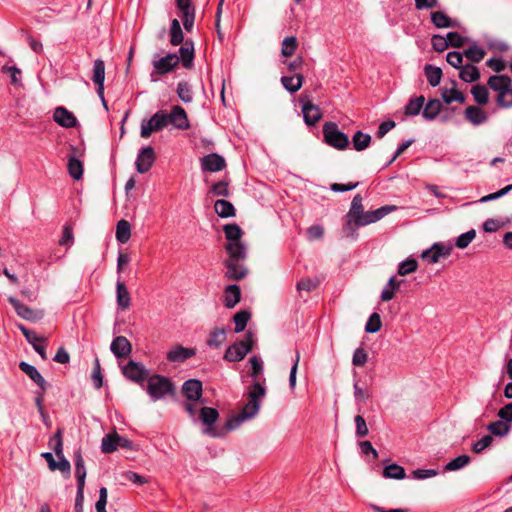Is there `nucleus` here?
<instances>
[{"label": "nucleus", "mask_w": 512, "mask_h": 512, "mask_svg": "<svg viewBox=\"0 0 512 512\" xmlns=\"http://www.w3.org/2000/svg\"><path fill=\"white\" fill-rule=\"evenodd\" d=\"M110 349L117 358H126L132 350L131 343L124 336H117L111 343Z\"/></svg>", "instance_id": "19"}, {"label": "nucleus", "mask_w": 512, "mask_h": 512, "mask_svg": "<svg viewBox=\"0 0 512 512\" xmlns=\"http://www.w3.org/2000/svg\"><path fill=\"white\" fill-rule=\"evenodd\" d=\"M123 374L126 378L131 381L143 384L144 380L148 376V371L143 364L130 360L122 369Z\"/></svg>", "instance_id": "12"}, {"label": "nucleus", "mask_w": 512, "mask_h": 512, "mask_svg": "<svg viewBox=\"0 0 512 512\" xmlns=\"http://www.w3.org/2000/svg\"><path fill=\"white\" fill-rule=\"evenodd\" d=\"M442 109V103L439 99H430L424 106L422 116L428 121L434 120Z\"/></svg>", "instance_id": "30"}, {"label": "nucleus", "mask_w": 512, "mask_h": 512, "mask_svg": "<svg viewBox=\"0 0 512 512\" xmlns=\"http://www.w3.org/2000/svg\"><path fill=\"white\" fill-rule=\"evenodd\" d=\"M254 345L253 334L249 331L245 338L228 346L224 353V359L228 362H239L252 351Z\"/></svg>", "instance_id": "4"}, {"label": "nucleus", "mask_w": 512, "mask_h": 512, "mask_svg": "<svg viewBox=\"0 0 512 512\" xmlns=\"http://www.w3.org/2000/svg\"><path fill=\"white\" fill-rule=\"evenodd\" d=\"M196 354L195 349L177 345L167 353V360L170 362H185Z\"/></svg>", "instance_id": "21"}, {"label": "nucleus", "mask_w": 512, "mask_h": 512, "mask_svg": "<svg viewBox=\"0 0 512 512\" xmlns=\"http://www.w3.org/2000/svg\"><path fill=\"white\" fill-rule=\"evenodd\" d=\"M424 73H425L428 83L432 87H436L440 84V81L442 78L441 68L433 66L431 64H426L424 67Z\"/></svg>", "instance_id": "36"}, {"label": "nucleus", "mask_w": 512, "mask_h": 512, "mask_svg": "<svg viewBox=\"0 0 512 512\" xmlns=\"http://www.w3.org/2000/svg\"><path fill=\"white\" fill-rule=\"evenodd\" d=\"M214 208L217 215L221 218L234 217L236 214L233 204L224 199L216 200Z\"/></svg>", "instance_id": "31"}, {"label": "nucleus", "mask_w": 512, "mask_h": 512, "mask_svg": "<svg viewBox=\"0 0 512 512\" xmlns=\"http://www.w3.org/2000/svg\"><path fill=\"white\" fill-rule=\"evenodd\" d=\"M471 461V458L469 455L463 454L460 455L454 459H452L450 462H448L445 466L446 471H456L459 470L466 465H468Z\"/></svg>", "instance_id": "50"}, {"label": "nucleus", "mask_w": 512, "mask_h": 512, "mask_svg": "<svg viewBox=\"0 0 512 512\" xmlns=\"http://www.w3.org/2000/svg\"><path fill=\"white\" fill-rule=\"evenodd\" d=\"M322 131L324 141L329 146L337 150H344L349 146L348 136L339 130L335 122H325Z\"/></svg>", "instance_id": "5"}, {"label": "nucleus", "mask_w": 512, "mask_h": 512, "mask_svg": "<svg viewBox=\"0 0 512 512\" xmlns=\"http://www.w3.org/2000/svg\"><path fill=\"white\" fill-rule=\"evenodd\" d=\"M463 54L471 62L479 63L485 57L486 51L482 47L474 44L469 46L466 50H464Z\"/></svg>", "instance_id": "43"}, {"label": "nucleus", "mask_w": 512, "mask_h": 512, "mask_svg": "<svg viewBox=\"0 0 512 512\" xmlns=\"http://www.w3.org/2000/svg\"><path fill=\"white\" fill-rule=\"evenodd\" d=\"M118 442L116 441V433L107 434L103 437L101 443V450L103 453H112L117 450Z\"/></svg>", "instance_id": "53"}, {"label": "nucleus", "mask_w": 512, "mask_h": 512, "mask_svg": "<svg viewBox=\"0 0 512 512\" xmlns=\"http://www.w3.org/2000/svg\"><path fill=\"white\" fill-rule=\"evenodd\" d=\"M368 360V354L367 352L362 348H357L352 357V363L354 366L362 367L366 364Z\"/></svg>", "instance_id": "63"}, {"label": "nucleus", "mask_w": 512, "mask_h": 512, "mask_svg": "<svg viewBox=\"0 0 512 512\" xmlns=\"http://www.w3.org/2000/svg\"><path fill=\"white\" fill-rule=\"evenodd\" d=\"M402 280H397L395 276L390 277L386 286L381 292L382 301H390L393 299L395 292L400 288Z\"/></svg>", "instance_id": "34"}, {"label": "nucleus", "mask_w": 512, "mask_h": 512, "mask_svg": "<svg viewBox=\"0 0 512 512\" xmlns=\"http://www.w3.org/2000/svg\"><path fill=\"white\" fill-rule=\"evenodd\" d=\"M19 369L24 372L33 382H35L41 391L45 392L48 389V382L44 379L36 367L25 361H21L19 363Z\"/></svg>", "instance_id": "17"}, {"label": "nucleus", "mask_w": 512, "mask_h": 512, "mask_svg": "<svg viewBox=\"0 0 512 512\" xmlns=\"http://www.w3.org/2000/svg\"><path fill=\"white\" fill-rule=\"evenodd\" d=\"M251 317V313L247 310H242L237 312L234 317V323H235V332L240 333L245 330L247 323Z\"/></svg>", "instance_id": "46"}, {"label": "nucleus", "mask_w": 512, "mask_h": 512, "mask_svg": "<svg viewBox=\"0 0 512 512\" xmlns=\"http://www.w3.org/2000/svg\"><path fill=\"white\" fill-rule=\"evenodd\" d=\"M371 143V136L362 131H357L352 137V145L356 151H363L369 147Z\"/></svg>", "instance_id": "41"}, {"label": "nucleus", "mask_w": 512, "mask_h": 512, "mask_svg": "<svg viewBox=\"0 0 512 512\" xmlns=\"http://www.w3.org/2000/svg\"><path fill=\"white\" fill-rule=\"evenodd\" d=\"M425 103V97L423 95L411 98L405 106V115L417 116L422 110Z\"/></svg>", "instance_id": "37"}, {"label": "nucleus", "mask_w": 512, "mask_h": 512, "mask_svg": "<svg viewBox=\"0 0 512 512\" xmlns=\"http://www.w3.org/2000/svg\"><path fill=\"white\" fill-rule=\"evenodd\" d=\"M180 59L177 54L175 53H168L164 57L153 60L152 66L153 71L151 72V78L153 81L157 79L158 76H163L165 74H168L179 65Z\"/></svg>", "instance_id": "7"}, {"label": "nucleus", "mask_w": 512, "mask_h": 512, "mask_svg": "<svg viewBox=\"0 0 512 512\" xmlns=\"http://www.w3.org/2000/svg\"><path fill=\"white\" fill-rule=\"evenodd\" d=\"M225 167V159L217 153H211L201 158V168L203 171L218 172Z\"/></svg>", "instance_id": "16"}, {"label": "nucleus", "mask_w": 512, "mask_h": 512, "mask_svg": "<svg viewBox=\"0 0 512 512\" xmlns=\"http://www.w3.org/2000/svg\"><path fill=\"white\" fill-rule=\"evenodd\" d=\"M497 416L501 421L509 423L512 426V403H508L499 409Z\"/></svg>", "instance_id": "64"}, {"label": "nucleus", "mask_w": 512, "mask_h": 512, "mask_svg": "<svg viewBox=\"0 0 512 512\" xmlns=\"http://www.w3.org/2000/svg\"><path fill=\"white\" fill-rule=\"evenodd\" d=\"M91 379L93 382V386L95 389H100L103 386V375L101 371L100 361L98 357L94 359L93 370L91 374Z\"/></svg>", "instance_id": "55"}, {"label": "nucleus", "mask_w": 512, "mask_h": 512, "mask_svg": "<svg viewBox=\"0 0 512 512\" xmlns=\"http://www.w3.org/2000/svg\"><path fill=\"white\" fill-rule=\"evenodd\" d=\"M68 173L74 180H80L83 176V165L80 160L75 157H69L68 159Z\"/></svg>", "instance_id": "44"}, {"label": "nucleus", "mask_w": 512, "mask_h": 512, "mask_svg": "<svg viewBox=\"0 0 512 512\" xmlns=\"http://www.w3.org/2000/svg\"><path fill=\"white\" fill-rule=\"evenodd\" d=\"M244 261L224 260V277L229 281H240L248 275V268L243 264Z\"/></svg>", "instance_id": "10"}, {"label": "nucleus", "mask_w": 512, "mask_h": 512, "mask_svg": "<svg viewBox=\"0 0 512 512\" xmlns=\"http://www.w3.org/2000/svg\"><path fill=\"white\" fill-rule=\"evenodd\" d=\"M156 159L153 147L146 146L139 150L135 161L136 170L144 174L150 170Z\"/></svg>", "instance_id": "13"}, {"label": "nucleus", "mask_w": 512, "mask_h": 512, "mask_svg": "<svg viewBox=\"0 0 512 512\" xmlns=\"http://www.w3.org/2000/svg\"><path fill=\"white\" fill-rule=\"evenodd\" d=\"M431 21L437 28L454 27V21L442 11H434L431 13Z\"/></svg>", "instance_id": "39"}, {"label": "nucleus", "mask_w": 512, "mask_h": 512, "mask_svg": "<svg viewBox=\"0 0 512 512\" xmlns=\"http://www.w3.org/2000/svg\"><path fill=\"white\" fill-rule=\"evenodd\" d=\"M116 298L117 304L122 310H126L130 307L131 297L130 293L123 281L118 279L116 284Z\"/></svg>", "instance_id": "26"}, {"label": "nucleus", "mask_w": 512, "mask_h": 512, "mask_svg": "<svg viewBox=\"0 0 512 512\" xmlns=\"http://www.w3.org/2000/svg\"><path fill=\"white\" fill-rule=\"evenodd\" d=\"M362 196L360 194H356L351 202L350 209L346 215V222L343 225V232L345 235H354V229H352V224L357 220V217L364 213V208L362 204Z\"/></svg>", "instance_id": "8"}, {"label": "nucleus", "mask_w": 512, "mask_h": 512, "mask_svg": "<svg viewBox=\"0 0 512 512\" xmlns=\"http://www.w3.org/2000/svg\"><path fill=\"white\" fill-rule=\"evenodd\" d=\"M465 119L473 125H481L488 120L487 113L478 106H468L464 111Z\"/></svg>", "instance_id": "25"}, {"label": "nucleus", "mask_w": 512, "mask_h": 512, "mask_svg": "<svg viewBox=\"0 0 512 512\" xmlns=\"http://www.w3.org/2000/svg\"><path fill=\"white\" fill-rule=\"evenodd\" d=\"M229 181L226 179L220 180L216 183H214L209 190V193L212 196H222V197H228L230 195L229 189Z\"/></svg>", "instance_id": "49"}, {"label": "nucleus", "mask_w": 512, "mask_h": 512, "mask_svg": "<svg viewBox=\"0 0 512 512\" xmlns=\"http://www.w3.org/2000/svg\"><path fill=\"white\" fill-rule=\"evenodd\" d=\"M105 80V63L101 59H96L93 66L92 81L94 83L104 82Z\"/></svg>", "instance_id": "56"}, {"label": "nucleus", "mask_w": 512, "mask_h": 512, "mask_svg": "<svg viewBox=\"0 0 512 512\" xmlns=\"http://www.w3.org/2000/svg\"><path fill=\"white\" fill-rule=\"evenodd\" d=\"M63 430L58 428L55 434L49 440V446L53 449L56 456H63Z\"/></svg>", "instance_id": "47"}, {"label": "nucleus", "mask_w": 512, "mask_h": 512, "mask_svg": "<svg viewBox=\"0 0 512 512\" xmlns=\"http://www.w3.org/2000/svg\"><path fill=\"white\" fill-rule=\"evenodd\" d=\"M266 395V387L259 381H254L248 392V403L243 407L239 414L231 417L226 422L227 430L236 429L245 420L255 417L260 409L261 399Z\"/></svg>", "instance_id": "2"}, {"label": "nucleus", "mask_w": 512, "mask_h": 512, "mask_svg": "<svg viewBox=\"0 0 512 512\" xmlns=\"http://www.w3.org/2000/svg\"><path fill=\"white\" fill-rule=\"evenodd\" d=\"M488 86L499 93L512 88V80L507 75H494L489 78Z\"/></svg>", "instance_id": "27"}, {"label": "nucleus", "mask_w": 512, "mask_h": 512, "mask_svg": "<svg viewBox=\"0 0 512 512\" xmlns=\"http://www.w3.org/2000/svg\"><path fill=\"white\" fill-rule=\"evenodd\" d=\"M168 125H172L179 130L190 129L188 115L183 107L175 105L170 112L160 109L149 119H143L140 126V136L147 139L152 133L159 132Z\"/></svg>", "instance_id": "1"}, {"label": "nucleus", "mask_w": 512, "mask_h": 512, "mask_svg": "<svg viewBox=\"0 0 512 512\" xmlns=\"http://www.w3.org/2000/svg\"><path fill=\"white\" fill-rule=\"evenodd\" d=\"M199 420L207 426L205 429V433L212 436L217 437L219 434L212 427L213 424L219 418V413L215 408L212 407H202L198 416Z\"/></svg>", "instance_id": "14"}, {"label": "nucleus", "mask_w": 512, "mask_h": 512, "mask_svg": "<svg viewBox=\"0 0 512 512\" xmlns=\"http://www.w3.org/2000/svg\"><path fill=\"white\" fill-rule=\"evenodd\" d=\"M131 237V226L127 220H120L116 225V239L118 242L125 244Z\"/></svg>", "instance_id": "38"}, {"label": "nucleus", "mask_w": 512, "mask_h": 512, "mask_svg": "<svg viewBox=\"0 0 512 512\" xmlns=\"http://www.w3.org/2000/svg\"><path fill=\"white\" fill-rule=\"evenodd\" d=\"M184 41V34L178 19H173L170 25V43L177 46Z\"/></svg>", "instance_id": "40"}, {"label": "nucleus", "mask_w": 512, "mask_h": 512, "mask_svg": "<svg viewBox=\"0 0 512 512\" xmlns=\"http://www.w3.org/2000/svg\"><path fill=\"white\" fill-rule=\"evenodd\" d=\"M2 73L8 74L10 76V83L13 86H20L21 85V74H22V72L16 66L4 65L2 67Z\"/></svg>", "instance_id": "54"}, {"label": "nucleus", "mask_w": 512, "mask_h": 512, "mask_svg": "<svg viewBox=\"0 0 512 512\" xmlns=\"http://www.w3.org/2000/svg\"><path fill=\"white\" fill-rule=\"evenodd\" d=\"M418 268V262L414 258H407L406 260L402 261L398 265V274L400 276H406L410 273H413Z\"/></svg>", "instance_id": "51"}, {"label": "nucleus", "mask_w": 512, "mask_h": 512, "mask_svg": "<svg viewBox=\"0 0 512 512\" xmlns=\"http://www.w3.org/2000/svg\"><path fill=\"white\" fill-rule=\"evenodd\" d=\"M298 46V41L295 36L286 37L282 42L281 53L285 57H291L294 55Z\"/></svg>", "instance_id": "52"}, {"label": "nucleus", "mask_w": 512, "mask_h": 512, "mask_svg": "<svg viewBox=\"0 0 512 512\" xmlns=\"http://www.w3.org/2000/svg\"><path fill=\"white\" fill-rule=\"evenodd\" d=\"M241 300V289L236 284L226 286L224 290V305L228 309L234 308Z\"/></svg>", "instance_id": "24"}, {"label": "nucleus", "mask_w": 512, "mask_h": 512, "mask_svg": "<svg viewBox=\"0 0 512 512\" xmlns=\"http://www.w3.org/2000/svg\"><path fill=\"white\" fill-rule=\"evenodd\" d=\"M177 96L184 103L193 101L192 86L187 81H180L176 88Z\"/></svg>", "instance_id": "42"}, {"label": "nucleus", "mask_w": 512, "mask_h": 512, "mask_svg": "<svg viewBox=\"0 0 512 512\" xmlns=\"http://www.w3.org/2000/svg\"><path fill=\"white\" fill-rule=\"evenodd\" d=\"M226 341V329L223 327L213 329L206 340L208 347L218 349Z\"/></svg>", "instance_id": "28"}, {"label": "nucleus", "mask_w": 512, "mask_h": 512, "mask_svg": "<svg viewBox=\"0 0 512 512\" xmlns=\"http://www.w3.org/2000/svg\"><path fill=\"white\" fill-rule=\"evenodd\" d=\"M497 105L502 108L512 107V88L500 91L496 97Z\"/></svg>", "instance_id": "60"}, {"label": "nucleus", "mask_w": 512, "mask_h": 512, "mask_svg": "<svg viewBox=\"0 0 512 512\" xmlns=\"http://www.w3.org/2000/svg\"><path fill=\"white\" fill-rule=\"evenodd\" d=\"M175 3L181 13L184 29L191 32L195 22V6L191 0H175Z\"/></svg>", "instance_id": "11"}, {"label": "nucleus", "mask_w": 512, "mask_h": 512, "mask_svg": "<svg viewBox=\"0 0 512 512\" xmlns=\"http://www.w3.org/2000/svg\"><path fill=\"white\" fill-rule=\"evenodd\" d=\"M511 429L512 427L509 423L503 422L500 419L487 425V430L492 437H505L509 434Z\"/></svg>", "instance_id": "29"}, {"label": "nucleus", "mask_w": 512, "mask_h": 512, "mask_svg": "<svg viewBox=\"0 0 512 512\" xmlns=\"http://www.w3.org/2000/svg\"><path fill=\"white\" fill-rule=\"evenodd\" d=\"M179 59L186 69L193 67L194 60V43L191 39H186L183 45L179 48Z\"/></svg>", "instance_id": "22"}, {"label": "nucleus", "mask_w": 512, "mask_h": 512, "mask_svg": "<svg viewBox=\"0 0 512 512\" xmlns=\"http://www.w3.org/2000/svg\"><path fill=\"white\" fill-rule=\"evenodd\" d=\"M471 93L474 97V100L479 105H486L489 101V93L485 86L483 85H475L471 89Z\"/></svg>", "instance_id": "48"}, {"label": "nucleus", "mask_w": 512, "mask_h": 512, "mask_svg": "<svg viewBox=\"0 0 512 512\" xmlns=\"http://www.w3.org/2000/svg\"><path fill=\"white\" fill-rule=\"evenodd\" d=\"M54 121L65 128L75 127L77 119L74 114L64 107H57L53 115Z\"/></svg>", "instance_id": "20"}, {"label": "nucleus", "mask_w": 512, "mask_h": 512, "mask_svg": "<svg viewBox=\"0 0 512 512\" xmlns=\"http://www.w3.org/2000/svg\"><path fill=\"white\" fill-rule=\"evenodd\" d=\"M383 476L385 478L401 480V479L405 478L406 473H405V470H404V468L402 466L393 463V464L387 465L384 468Z\"/></svg>", "instance_id": "45"}, {"label": "nucleus", "mask_w": 512, "mask_h": 512, "mask_svg": "<svg viewBox=\"0 0 512 512\" xmlns=\"http://www.w3.org/2000/svg\"><path fill=\"white\" fill-rule=\"evenodd\" d=\"M492 442H493V437L491 435H485L480 440H478L477 442H475L472 445V451L476 454H480L486 448L491 446Z\"/></svg>", "instance_id": "62"}, {"label": "nucleus", "mask_w": 512, "mask_h": 512, "mask_svg": "<svg viewBox=\"0 0 512 512\" xmlns=\"http://www.w3.org/2000/svg\"><path fill=\"white\" fill-rule=\"evenodd\" d=\"M319 283H320V281L317 278L312 279V278L306 277V278L300 279L297 282L296 288L298 291L310 292V291L316 289L318 287Z\"/></svg>", "instance_id": "58"}, {"label": "nucleus", "mask_w": 512, "mask_h": 512, "mask_svg": "<svg viewBox=\"0 0 512 512\" xmlns=\"http://www.w3.org/2000/svg\"><path fill=\"white\" fill-rule=\"evenodd\" d=\"M475 236H476V232L474 229H471V230L461 234L456 239V243H455L456 247H458L460 249H465L473 241Z\"/></svg>", "instance_id": "61"}, {"label": "nucleus", "mask_w": 512, "mask_h": 512, "mask_svg": "<svg viewBox=\"0 0 512 512\" xmlns=\"http://www.w3.org/2000/svg\"><path fill=\"white\" fill-rule=\"evenodd\" d=\"M304 81V77L302 74H296L295 76H282L281 83L284 88L291 92L295 93L302 87Z\"/></svg>", "instance_id": "32"}, {"label": "nucleus", "mask_w": 512, "mask_h": 512, "mask_svg": "<svg viewBox=\"0 0 512 512\" xmlns=\"http://www.w3.org/2000/svg\"><path fill=\"white\" fill-rule=\"evenodd\" d=\"M28 343H30L34 350L40 355V357L43 359V360H46L47 359V354H46V345H45V341L46 339L43 338V337H40L38 336L37 334L34 335V340H27Z\"/></svg>", "instance_id": "57"}, {"label": "nucleus", "mask_w": 512, "mask_h": 512, "mask_svg": "<svg viewBox=\"0 0 512 512\" xmlns=\"http://www.w3.org/2000/svg\"><path fill=\"white\" fill-rule=\"evenodd\" d=\"M146 391L153 401H157L168 394H174L175 386L170 378L154 374L148 378Z\"/></svg>", "instance_id": "3"}, {"label": "nucleus", "mask_w": 512, "mask_h": 512, "mask_svg": "<svg viewBox=\"0 0 512 512\" xmlns=\"http://www.w3.org/2000/svg\"><path fill=\"white\" fill-rule=\"evenodd\" d=\"M203 385L198 379H188L182 385V393L188 401H199L202 397Z\"/></svg>", "instance_id": "15"}, {"label": "nucleus", "mask_w": 512, "mask_h": 512, "mask_svg": "<svg viewBox=\"0 0 512 512\" xmlns=\"http://www.w3.org/2000/svg\"><path fill=\"white\" fill-rule=\"evenodd\" d=\"M382 323L380 315L376 312L372 313L365 325L367 333H376L381 329Z\"/></svg>", "instance_id": "59"}, {"label": "nucleus", "mask_w": 512, "mask_h": 512, "mask_svg": "<svg viewBox=\"0 0 512 512\" xmlns=\"http://www.w3.org/2000/svg\"><path fill=\"white\" fill-rule=\"evenodd\" d=\"M459 77L464 82L472 83L479 80L480 72L473 64H466L461 67Z\"/></svg>", "instance_id": "33"}, {"label": "nucleus", "mask_w": 512, "mask_h": 512, "mask_svg": "<svg viewBox=\"0 0 512 512\" xmlns=\"http://www.w3.org/2000/svg\"><path fill=\"white\" fill-rule=\"evenodd\" d=\"M225 250L228 254L226 260L245 261L247 258V248L242 241L226 243Z\"/></svg>", "instance_id": "18"}, {"label": "nucleus", "mask_w": 512, "mask_h": 512, "mask_svg": "<svg viewBox=\"0 0 512 512\" xmlns=\"http://www.w3.org/2000/svg\"><path fill=\"white\" fill-rule=\"evenodd\" d=\"M395 210V206H382L373 211H367L360 216L357 217V220L352 224V229H354V235H346L352 239H356L358 237L357 228L366 226L372 223H375L389 214L391 211Z\"/></svg>", "instance_id": "6"}, {"label": "nucleus", "mask_w": 512, "mask_h": 512, "mask_svg": "<svg viewBox=\"0 0 512 512\" xmlns=\"http://www.w3.org/2000/svg\"><path fill=\"white\" fill-rule=\"evenodd\" d=\"M8 302L13 306L17 315L27 321L36 322L44 316L43 311L33 310L13 296L8 297Z\"/></svg>", "instance_id": "9"}, {"label": "nucleus", "mask_w": 512, "mask_h": 512, "mask_svg": "<svg viewBox=\"0 0 512 512\" xmlns=\"http://www.w3.org/2000/svg\"><path fill=\"white\" fill-rule=\"evenodd\" d=\"M302 113L304 122L308 126H314L322 118L319 107L309 102L303 104Z\"/></svg>", "instance_id": "23"}, {"label": "nucleus", "mask_w": 512, "mask_h": 512, "mask_svg": "<svg viewBox=\"0 0 512 512\" xmlns=\"http://www.w3.org/2000/svg\"><path fill=\"white\" fill-rule=\"evenodd\" d=\"M223 231L225 233L227 243L241 241L243 231L238 224H236V223L226 224L223 226Z\"/></svg>", "instance_id": "35"}]
</instances>
